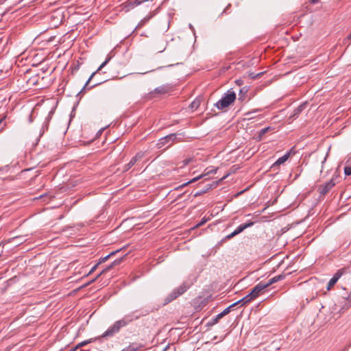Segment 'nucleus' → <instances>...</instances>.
<instances>
[{"label": "nucleus", "mask_w": 351, "mask_h": 351, "mask_svg": "<svg viewBox=\"0 0 351 351\" xmlns=\"http://www.w3.org/2000/svg\"><path fill=\"white\" fill-rule=\"evenodd\" d=\"M219 319H217V316L212 319L208 323V326H213L215 324H216L218 322H219Z\"/></svg>", "instance_id": "31"}, {"label": "nucleus", "mask_w": 351, "mask_h": 351, "mask_svg": "<svg viewBox=\"0 0 351 351\" xmlns=\"http://www.w3.org/2000/svg\"><path fill=\"white\" fill-rule=\"evenodd\" d=\"M285 276H286L285 274H280V275L276 276L271 278V279H269L267 282H264V284L266 286V287H268L271 285L285 279Z\"/></svg>", "instance_id": "16"}, {"label": "nucleus", "mask_w": 351, "mask_h": 351, "mask_svg": "<svg viewBox=\"0 0 351 351\" xmlns=\"http://www.w3.org/2000/svg\"><path fill=\"white\" fill-rule=\"evenodd\" d=\"M337 178V176H333L329 181L319 185L317 190L320 195H326L336 185Z\"/></svg>", "instance_id": "4"}, {"label": "nucleus", "mask_w": 351, "mask_h": 351, "mask_svg": "<svg viewBox=\"0 0 351 351\" xmlns=\"http://www.w3.org/2000/svg\"><path fill=\"white\" fill-rule=\"evenodd\" d=\"M199 100H194L190 105L192 109L196 110L199 106Z\"/></svg>", "instance_id": "25"}, {"label": "nucleus", "mask_w": 351, "mask_h": 351, "mask_svg": "<svg viewBox=\"0 0 351 351\" xmlns=\"http://www.w3.org/2000/svg\"><path fill=\"white\" fill-rule=\"evenodd\" d=\"M254 224L253 222L239 225L235 230V232L239 234L243 232L245 228L252 226Z\"/></svg>", "instance_id": "20"}, {"label": "nucleus", "mask_w": 351, "mask_h": 351, "mask_svg": "<svg viewBox=\"0 0 351 351\" xmlns=\"http://www.w3.org/2000/svg\"><path fill=\"white\" fill-rule=\"evenodd\" d=\"M259 111H261V110H260V109H256V110H252V111H250V112H246V113L245 114V116H246V117H247V118L248 119H252V118H253V117L252 116V114H254V113H255V112H259Z\"/></svg>", "instance_id": "26"}, {"label": "nucleus", "mask_w": 351, "mask_h": 351, "mask_svg": "<svg viewBox=\"0 0 351 351\" xmlns=\"http://www.w3.org/2000/svg\"><path fill=\"white\" fill-rule=\"evenodd\" d=\"M176 134H171L164 138H161L158 143V147H161L170 141L173 142L176 138Z\"/></svg>", "instance_id": "12"}, {"label": "nucleus", "mask_w": 351, "mask_h": 351, "mask_svg": "<svg viewBox=\"0 0 351 351\" xmlns=\"http://www.w3.org/2000/svg\"><path fill=\"white\" fill-rule=\"evenodd\" d=\"M271 130L270 127H266L265 128L261 129L258 132L257 135V138L258 141H261L263 138V136L269 131Z\"/></svg>", "instance_id": "22"}, {"label": "nucleus", "mask_w": 351, "mask_h": 351, "mask_svg": "<svg viewBox=\"0 0 351 351\" xmlns=\"http://www.w3.org/2000/svg\"><path fill=\"white\" fill-rule=\"evenodd\" d=\"M208 221V219H206V217H203L201 221L197 223L195 225V226L194 227V228H199L200 226H202V225H204L206 221Z\"/></svg>", "instance_id": "29"}, {"label": "nucleus", "mask_w": 351, "mask_h": 351, "mask_svg": "<svg viewBox=\"0 0 351 351\" xmlns=\"http://www.w3.org/2000/svg\"><path fill=\"white\" fill-rule=\"evenodd\" d=\"M243 90H245V92H247V90L246 87H243V88H241L240 90V93H242Z\"/></svg>", "instance_id": "38"}, {"label": "nucleus", "mask_w": 351, "mask_h": 351, "mask_svg": "<svg viewBox=\"0 0 351 351\" xmlns=\"http://www.w3.org/2000/svg\"><path fill=\"white\" fill-rule=\"evenodd\" d=\"M138 347L136 344H131L128 346L127 348L123 349L121 351H136Z\"/></svg>", "instance_id": "24"}, {"label": "nucleus", "mask_w": 351, "mask_h": 351, "mask_svg": "<svg viewBox=\"0 0 351 351\" xmlns=\"http://www.w3.org/2000/svg\"><path fill=\"white\" fill-rule=\"evenodd\" d=\"M266 286L265 285L263 282H261L257 284L250 291L251 295L256 299L258 297L263 289H265Z\"/></svg>", "instance_id": "8"}, {"label": "nucleus", "mask_w": 351, "mask_h": 351, "mask_svg": "<svg viewBox=\"0 0 351 351\" xmlns=\"http://www.w3.org/2000/svg\"><path fill=\"white\" fill-rule=\"evenodd\" d=\"M344 173L346 176L351 175V167L350 166H346L344 167Z\"/></svg>", "instance_id": "30"}, {"label": "nucleus", "mask_w": 351, "mask_h": 351, "mask_svg": "<svg viewBox=\"0 0 351 351\" xmlns=\"http://www.w3.org/2000/svg\"><path fill=\"white\" fill-rule=\"evenodd\" d=\"M99 84V83H96L95 84H93V85L91 86V88H92V87H94V86H97V84Z\"/></svg>", "instance_id": "41"}, {"label": "nucleus", "mask_w": 351, "mask_h": 351, "mask_svg": "<svg viewBox=\"0 0 351 351\" xmlns=\"http://www.w3.org/2000/svg\"><path fill=\"white\" fill-rule=\"evenodd\" d=\"M214 184H207L204 188H203L202 189L197 191L194 194V197H197L198 196H200L206 193H207L210 189H212V187L213 186Z\"/></svg>", "instance_id": "19"}, {"label": "nucleus", "mask_w": 351, "mask_h": 351, "mask_svg": "<svg viewBox=\"0 0 351 351\" xmlns=\"http://www.w3.org/2000/svg\"><path fill=\"white\" fill-rule=\"evenodd\" d=\"M147 0H135V1H127L123 4V8L126 12L133 9L134 8L141 5Z\"/></svg>", "instance_id": "6"}, {"label": "nucleus", "mask_w": 351, "mask_h": 351, "mask_svg": "<svg viewBox=\"0 0 351 351\" xmlns=\"http://www.w3.org/2000/svg\"><path fill=\"white\" fill-rule=\"evenodd\" d=\"M123 258H119V259H117L115 261H114L108 267H107L106 269H103L97 276L96 278H95L91 282H94L95 280H96L99 277H100L103 274H104L105 272H106L107 271H108L109 269H112L114 266L119 264L121 261H122Z\"/></svg>", "instance_id": "15"}, {"label": "nucleus", "mask_w": 351, "mask_h": 351, "mask_svg": "<svg viewBox=\"0 0 351 351\" xmlns=\"http://www.w3.org/2000/svg\"><path fill=\"white\" fill-rule=\"evenodd\" d=\"M135 314V312H132L125 315L121 319L115 322L112 326L108 328V330L103 333L101 337H107L113 336L115 333L118 332L122 327L125 326L133 320L137 319L140 317V315H136Z\"/></svg>", "instance_id": "1"}, {"label": "nucleus", "mask_w": 351, "mask_h": 351, "mask_svg": "<svg viewBox=\"0 0 351 351\" xmlns=\"http://www.w3.org/2000/svg\"><path fill=\"white\" fill-rule=\"evenodd\" d=\"M191 158L184 160H183L184 165H186L189 164V162H191Z\"/></svg>", "instance_id": "36"}, {"label": "nucleus", "mask_w": 351, "mask_h": 351, "mask_svg": "<svg viewBox=\"0 0 351 351\" xmlns=\"http://www.w3.org/2000/svg\"><path fill=\"white\" fill-rule=\"evenodd\" d=\"M53 113H54V110L51 109L49 111L47 117L45 118V120L44 123H43L42 128L40 132V135H43L45 133V132L48 130L49 123L50 120L51 119V117H52Z\"/></svg>", "instance_id": "10"}, {"label": "nucleus", "mask_w": 351, "mask_h": 351, "mask_svg": "<svg viewBox=\"0 0 351 351\" xmlns=\"http://www.w3.org/2000/svg\"><path fill=\"white\" fill-rule=\"evenodd\" d=\"M237 235V234L235 232V231L234 230L232 233H230V234L227 235L226 236V238L227 239H231L232 237H234V236Z\"/></svg>", "instance_id": "34"}, {"label": "nucleus", "mask_w": 351, "mask_h": 351, "mask_svg": "<svg viewBox=\"0 0 351 351\" xmlns=\"http://www.w3.org/2000/svg\"><path fill=\"white\" fill-rule=\"evenodd\" d=\"M110 258V256L108 255L103 257V258H100V261L98 263L99 264L101 263H104L106 262L108 258Z\"/></svg>", "instance_id": "33"}, {"label": "nucleus", "mask_w": 351, "mask_h": 351, "mask_svg": "<svg viewBox=\"0 0 351 351\" xmlns=\"http://www.w3.org/2000/svg\"><path fill=\"white\" fill-rule=\"evenodd\" d=\"M111 59V56H108V57L106 58V60L99 66V68L97 69V70L95 72H93L90 76L89 77V78L88 79V80L86 81L84 86L83 87L82 90H84L86 88V87L88 86V83L90 82V80H92V78L93 77V76L99 71H100L102 68H104L108 63V62Z\"/></svg>", "instance_id": "11"}, {"label": "nucleus", "mask_w": 351, "mask_h": 351, "mask_svg": "<svg viewBox=\"0 0 351 351\" xmlns=\"http://www.w3.org/2000/svg\"><path fill=\"white\" fill-rule=\"evenodd\" d=\"M290 154H291V151L290 152H287L284 156H282V157L279 158L270 167L271 169L275 171L276 169H278V167L283 164L284 162H285L289 158L290 156Z\"/></svg>", "instance_id": "7"}, {"label": "nucleus", "mask_w": 351, "mask_h": 351, "mask_svg": "<svg viewBox=\"0 0 351 351\" xmlns=\"http://www.w3.org/2000/svg\"><path fill=\"white\" fill-rule=\"evenodd\" d=\"M306 108V103H304L300 105L298 108L293 110L292 114L291 115V118H296L303 110Z\"/></svg>", "instance_id": "18"}, {"label": "nucleus", "mask_w": 351, "mask_h": 351, "mask_svg": "<svg viewBox=\"0 0 351 351\" xmlns=\"http://www.w3.org/2000/svg\"><path fill=\"white\" fill-rule=\"evenodd\" d=\"M311 1L313 3H317L319 0H311Z\"/></svg>", "instance_id": "39"}, {"label": "nucleus", "mask_w": 351, "mask_h": 351, "mask_svg": "<svg viewBox=\"0 0 351 351\" xmlns=\"http://www.w3.org/2000/svg\"><path fill=\"white\" fill-rule=\"evenodd\" d=\"M235 306V304H232L231 305H230L229 306H228L227 308H226L222 312H221L220 313H219L218 315H217V319H221L222 318L223 316H225L226 315H227L228 313H230V309Z\"/></svg>", "instance_id": "21"}, {"label": "nucleus", "mask_w": 351, "mask_h": 351, "mask_svg": "<svg viewBox=\"0 0 351 351\" xmlns=\"http://www.w3.org/2000/svg\"><path fill=\"white\" fill-rule=\"evenodd\" d=\"M77 349V348H75V347H74V348L71 350V351H75Z\"/></svg>", "instance_id": "42"}, {"label": "nucleus", "mask_w": 351, "mask_h": 351, "mask_svg": "<svg viewBox=\"0 0 351 351\" xmlns=\"http://www.w3.org/2000/svg\"><path fill=\"white\" fill-rule=\"evenodd\" d=\"M216 172H217V169H215L210 170V171H207L206 173H203V174H202V175H200L199 176H197V177L193 178L192 180H189V181L182 184V185L178 186L177 189H182L184 186H187L189 184L195 182L199 180V179L206 176L207 175H208L210 173H215Z\"/></svg>", "instance_id": "9"}, {"label": "nucleus", "mask_w": 351, "mask_h": 351, "mask_svg": "<svg viewBox=\"0 0 351 351\" xmlns=\"http://www.w3.org/2000/svg\"><path fill=\"white\" fill-rule=\"evenodd\" d=\"M155 92L156 93H159V94H164V93H166L168 90V88L165 86H160V87H158L156 88H155Z\"/></svg>", "instance_id": "23"}, {"label": "nucleus", "mask_w": 351, "mask_h": 351, "mask_svg": "<svg viewBox=\"0 0 351 351\" xmlns=\"http://www.w3.org/2000/svg\"><path fill=\"white\" fill-rule=\"evenodd\" d=\"M80 351H84L83 350H81Z\"/></svg>", "instance_id": "43"}, {"label": "nucleus", "mask_w": 351, "mask_h": 351, "mask_svg": "<svg viewBox=\"0 0 351 351\" xmlns=\"http://www.w3.org/2000/svg\"><path fill=\"white\" fill-rule=\"evenodd\" d=\"M120 250H117L113 251V252H112L111 253H110V254H108V256L110 257V256H112L114 255L115 254H117V253L118 252H119Z\"/></svg>", "instance_id": "37"}, {"label": "nucleus", "mask_w": 351, "mask_h": 351, "mask_svg": "<svg viewBox=\"0 0 351 351\" xmlns=\"http://www.w3.org/2000/svg\"><path fill=\"white\" fill-rule=\"evenodd\" d=\"M343 272L341 270H339L336 274H334L332 278L329 280L328 285H327V289L330 290L332 287H333L336 282L338 281V280L340 278V277L342 276Z\"/></svg>", "instance_id": "13"}, {"label": "nucleus", "mask_w": 351, "mask_h": 351, "mask_svg": "<svg viewBox=\"0 0 351 351\" xmlns=\"http://www.w3.org/2000/svg\"><path fill=\"white\" fill-rule=\"evenodd\" d=\"M189 288L187 282H183L180 286L173 289L165 299L164 305L169 304L176 300L180 295H182Z\"/></svg>", "instance_id": "3"}, {"label": "nucleus", "mask_w": 351, "mask_h": 351, "mask_svg": "<svg viewBox=\"0 0 351 351\" xmlns=\"http://www.w3.org/2000/svg\"><path fill=\"white\" fill-rule=\"evenodd\" d=\"M123 258H119V259H117L115 261H114L108 267H107L106 269H103L97 276L96 278H95L91 282H94L95 280H96L99 277H100L103 274H104L105 272H106L107 271H108L109 269H112L114 266L119 264L121 261H122Z\"/></svg>", "instance_id": "14"}, {"label": "nucleus", "mask_w": 351, "mask_h": 351, "mask_svg": "<svg viewBox=\"0 0 351 351\" xmlns=\"http://www.w3.org/2000/svg\"><path fill=\"white\" fill-rule=\"evenodd\" d=\"M326 156H327V155L325 156V158H324V160L322 161V164L325 162V161H326Z\"/></svg>", "instance_id": "40"}, {"label": "nucleus", "mask_w": 351, "mask_h": 351, "mask_svg": "<svg viewBox=\"0 0 351 351\" xmlns=\"http://www.w3.org/2000/svg\"><path fill=\"white\" fill-rule=\"evenodd\" d=\"M98 265H99V263H97L96 265H95L91 268V269H90V271H89V273H88V274H90L93 273V272L96 269V268L97 267Z\"/></svg>", "instance_id": "35"}, {"label": "nucleus", "mask_w": 351, "mask_h": 351, "mask_svg": "<svg viewBox=\"0 0 351 351\" xmlns=\"http://www.w3.org/2000/svg\"><path fill=\"white\" fill-rule=\"evenodd\" d=\"M254 299L255 298L251 295V293H249L247 295L243 297L242 299L238 300L237 302H234V304H235V306L240 303H242V305H244L247 303L250 302Z\"/></svg>", "instance_id": "17"}, {"label": "nucleus", "mask_w": 351, "mask_h": 351, "mask_svg": "<svg viewBox=\"0 0 351 351\" xmlns=\"http://www.w3.org/2000/svg\"><path fill=\"white\" fill-rule=\"evenodd\" d=\"M145 156V153L143 152H139L136 153V154L132 158L130 161L125 165L124 171H128L131 167H132L138 161H140Z\"/></svg>", "instance_id": "5"}, {"label": "nucleus", "mask_w": 351, "mask_h": 351, "mask_svg": "<svg viewBox=\"0 0 351 351\" xmlns=\"http://www.w3.org/2000/svg\"><path fill=\"white\" fill-rule=\"evenodd\" d=\"M92 341L91 339H89V340H86V341H82L80 343H79L76 346H75V348H80L84 346H86L87 345L88 343H90Z\"/></svg>", "instance_id": "27"}, {"label": "nucleus", "mask_w": 351, "mask_h": 351, "mask_svg": "<svg viewBox=\"0 0 351 351\" xmlns=\"http://www.w3.org/2000/svg\"><path fill=\"white\" fill-rule=\"evenodd\" d=\"M147 23H148L146 19H145L144 18L138 23V25H136V29H138V28H141L142 27H143Z\"/></svg>", "instance_id": "28"}, {"label": "nucleus", "mask_w": 351, "mask_h": 351, "mask_svg": "<svg viewBox=\"0 0 351 351\" xmlns=\"http://www.w3.org/2000/svg\"><path fill=\"white\" fill-rule=\"evenodd\" d=\"M154 13H150L145 16L144 19H146L147 22H149V21L154 16Z\"/></svg>", "instance_id": "32"}, {"label": "nucleus", "mask_w": 351, "mask_h": 351, "mask_svg": "<svg viewBox=\"0 0 351 351\" xmlns=\"http://www.w3.org/2000/svg\"><path fill=\"white\" fill-rule=\"evenodd\" d=\"M236 99V93L231 90H228L224 93L221 99H219L215 104V106L219 110H224L232 104Z\"/></svg>", "instance_id": "2"}]
</instances>
